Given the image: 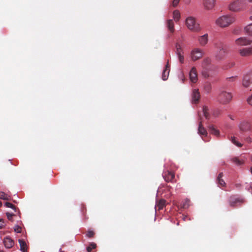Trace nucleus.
Masks as SVG:
<instances>
[{"label": "nucleus", "mask_w": 252, "mask_h": 252, "mask_svg": "<svg viewBox=\"0 0 252 252\" xmlns=\"http://www.w3.org/2000/svg\"><path fill=\"white\" fill-rule=\"evenodd\" d=\"M246 4L245 0H234L230 3L228 8L232 12H238L245 8Z\"/></svg>", "instance_id": "1"}, {"label": "nucleus", "mask_w": 252, "mask_h": 252, "mask_svg": "<svg viewBox=\"0 0 252 252\" xmlns=\"http://www.w3.org/2000/svg\"><path fill=\"white\" fill-rule=\"evenodd\" d=\"M235 18L233 16L225 15L220 17L216 20V24L221 27H226L233 23Z\"/></svg>", "instance_id": "2"}, {"label": "nucleus", "mask_w": 252, "mask_h": 252, "mask_svg": "<svg viewBox=\"0 0 252 252\" xmlns=\"http://www.w3.org/2000/svg\"><path fill=\"white\" fill-rule=\"evenodd\" d=\"M216 58L218 60L223 59L227 54V47L224 44L220 42L216 44Z\"/></svg>", "instance_id": "3"}, {"label": "nucleus", "mask_w": 252, "mask_h": 252, "mask_svg": "<svg viewBox=\"0 0 252 252\" xmlns=\"http://www.w3.org/2000/svg\"><path fill=\"white\" fill-rule=\"evenodd\" d=\"M233 98L231 93L225 91H221L218 96V101L223 104L229 103Z\"/></svg>", "instance_id": "4"}, {"label": "nucleus", "mask_w": 252, "mask_h": 252, "mask_svg": "<svg viewBox=\"0 0 252 252\" xmlns=\"http://www.w3.org/2000/svg\"><path fill=\"white\" fill-rule=\"evenodd\" d=\"M186 23L187 27L190 31L194 32H197L200 30L199 25L196 23L194 17H188L186 19Z\"/></svg>", "instance_id": "5"}, {"label": "nucleus", "mask_w": 252, "mask_h": 252, "mask_svg": "<svg viewBox=\"0 0 252 252\" xmlns=\"http://www.w3.org/2000/svg\"><path fill=\"white\" fill-rule=\"evenodd\" d=\"M203 51L198 48H195L191 52V59L193 61H196L203 56Z\"/></svg>", "instance_id": "6"}, {"label": "nucleus", "mask_w": 252, "mask_h": 252, "mask_svg": "<svg viewBox=\"0 0 252 252\" xmlns=\"http://www.w3.org/2000/svg\"><path fill=\"white\" fill-rule=\"evenodd\" d=\"M252 43V40L246 37H241L235 40V44L237 46H243L250 45Z\"/></svg>", "instance_id": "7"}, {"label": "nucleus", "mask_w": 252, "mask_h": 252, "mask_svg": "<svg viewBox=\"0 0 252 252\" xmlns=\"http://www.w3.org/2000/svg\"><path fill=\"white\" fill-rule=\"evenodd\" d=\"M162 176L165 181L167 182H172L175 178L174 174L168 170L163 173Z\"/></svg>", "instance_id": "8"}, {"label": "nucleus", "mask_w": 252, "mask_h": 252, "mask_svg": "<svg viewBox=\"0 0 252 252\" xmlns=\"http://www.w3.org/2000/svg\"><path fill=\"white\" fill-rule=\"evenodd\" d=\"M239 129L242 132H246L251 130V124L248 122H243L239 125Z\"/></svg>", "instance_id": "9"}, {"label": "nucleus", "mask_w": 252, "mask_h": 252, "mask_svg": "<svg viewBox=\"0 0 252 252\" xmlns=\"http://www.w3.org/2000/svg\"><path fill=\"white\" fill-rule=\"evenodd\" d=\"M199 126L198 128V133L202 136H207V132L206 129L202 125V120L200 115H199Z\"/></svg>", "instance_id": "10"}, {"label": "nucleus", "mask_w": 252, "mask_h": 252, "mask_svg": "<svg viewBox=\"0 0 252 252\" xmlns=\"http://www.w3.org/2000/svg\"><path fill=\"white\" fill-rule=\"evenodd\" d=\"M239 53L242 57H247L252 55V46L240 49L239 50Z\"/></svg>", "instance_id": "11"}, {"label": "nucleus", "mask_w": 252, "mask_h": 252, "mask_svg": "<svg viewBox=\"0 0 252 252\" xmlns=\"http://www.w3.org/2000/svg\"><path fill=\"white\" fill-rule=\"evenodd\" d=\"M189 79L193 83H195L198 80L197 74L195 67H193L189 72Z\"/></svg>", "instance_id": "12"}, {"label": "nucleus", "mask_w": 252, "mask_h": 252, "mask_svg": "<svg viewBox=\"0 0 252 252\" xmlns=\"http://www.w3.org/2000/svg\"><path fill=\"white\" fill-rule=\"evenodd\" d=\"M252 83V73L246 75L243 80V85L248 87Z\"/></svg>", "instance_id": "13"}, {"label": "nucleus", "mask_w": 252, "mask_h": 252, "mask_svg": "<svg viewBox=\"0 0 252 252\" xmlns=\"http://www.w3.org/2000/svg\"><path fill=\"white\" fill-rule=\"evenodd\" d=\"M200 97V93L198 89H194L192 93V102L194 103L198 102Z\"/></svg>", "instance_id": "14"}, {"label": "nucleus", "mask_w": 252, "mask_h": 252, "mask_svg": "<svg viewBox=\"0 0 252 252\" xmlns=\"http://www.w3.org/2000/svg\"><path fill=\"white\" fill-rule=\"evenodd\" d=\"M165 206L166 200L163 199H160L158 200H157L155 208L158 210H162Z\"/></svg>", "instance_id": "15"}, {"label": "nucleus", "mask_w": 252, "mask_h": 252, "mask_svg": "<svg viewBox=\"0 0 252 252\" xmlns=\"http://www.w3.org/2000/svg\"><path fill=\"white\" fill-rule=\"evenodd\" d=\"M215 0H203V4L207 9H211L215 6Z\"/></svg>", "instance_id": "16"}, {"label": "nucleus", "mask_w": 252, "mask_h": 252, "mask_svg": "<svg viewBox=\"0 0 252 252\" xmlns=\"http://www.w3.org/2000/svg\"><path fill=\"white\" fill-rule=\"evenodd\" d=\"M3 243L5 247L8 249L12 248L14 245V241L11 238L8 237L4 238Z\"/></svg>", "instance_id": "17"}, {"label": "nucleus", "mask_w": 252, "mask_h": 252, "mask_svg": "<svg viewBox=\"0 0 252 252\" xmlns=\"http://www.w3.org/2000/svg\"><path fill=\"white\" fill-rule=\"evenodd\" d=\"M169 68H170L169 64L168 63H167L166 64V65L165 66V68L162 72V78L164 81L166 80L168 77V75H169V71H170Z\"/></svg>", "instance_id": "18"}, {"label": "nucleus", "mask_w": 252, "mask_h": 252, "mask_svg": "<svg viewBox=\"0 0 252 252\" xmlns=\"http://www.w3.org/2000/svg\"><path fill=\"white\" fill-rule=\"evenodd\" d=\"M242 202V200L238 198H236L235 196H231L229 199V204L230 206L235 207L238 203Z\"/></svg>", "instance_id": "19"}, {"label": "nucleus", "mask_w": 252, "mask_h": 252, "mask_svg": "<svg viewBox=\"0 0 252 252\" xmlns=\"http://www.w3.org/2000/svg\"><path fill=\"white\" fill-rule=\"evenodd\" d=\"M208 34H205L204 35L199 36L198 38V42L200 45L202 46H205L208 42Z\"/></svg>", "instance_id": "20"}, {"label": "nucleus", "mask_w": 252, "mask_h": 252, "mask_svg": "<svg viewBox=\"0 0 252 252\" xmlns=\"http://www.w3.org/2000/svg\"><path fill=\"white\" fill-rule=\"evenodd\" d=\"M20 250L22 252H28L27 245L24 240L19 239Z\"/></svg>", "instance_id": "21"}, {"label": "nucleus", "mask_w": 252, "mask_h": 252, "mask_svg": "<svg viewBox=\"0 0 252 252\" xmlns=\"http://www.w3.org/2000/svg\"><path fill=\"white\" fill-rule=\"evenodd\" d=\"M222 177H223L222 172L220 173L217 177V182L220 186L225 187L226 185V184H225L224 181L222 179Z\"/></svg>", "instance_id": "22"}, {"label": "nucleus", "mask_w": 252, "mask_h": 252, "mask_svg": "<svg viewBox=\"0 0 252 252\" xmlns=\"http://www.w3.org/2000/svg\"><path fill=\"white\" fill-rule=\"evenodd\" d=\"M167 27L171 33L174 32V24L172 20H168L167 21Z\"/></svg>", "instance_id": "23"}, {"label": "nucleus", "mask_w": 252, "mask_h": 252, "mask_svg": "<svg viewBox=\"0 0 252 252\" xmlns=\"http://www.w3.org/2000/svg\"><path fill=\"white\" fill-rule=\"evenodd\" d=\"M208 129H209V130L210 131V132L212 134H213L215 135H216V136L219 135V134H220L219 131L218 130H217V129H216L214 126H213V125L209 126Z\"/></svg>", "instance_id": "24"}, {"label": "nucleus", "mask_w": 252, "mask_h": 252, "mask_svg": "<svg viewBox=\"0 0 252 252\" xmlns=\"http://www.w3.org/2000/svg\"><path fill=\"white\" fill-rule=\"evenodd\" d=\"M244 31L247 34L252 36V24L246 26L244 28Z\"/></svg>", "instance_id": "25"}, {"label": "nucleus", "mask_w": 252, "mask_h": 252, "mask_svg": "<svg viewBox=\"0 0 252 252\" xmlns=\"http://www.w3.org/2000/svg\"><path fill=\"white\" fill-rule=\"evenodd\" d=\"M232 161L233 162L235 163L238 165H241L244 163V160L243 159H240L238 158L235 157L232 159Z\"/></svg>", "instance_id": "26"}, {"label": "nucleus", "mask_w": 252, "mask_h": 252, "mask_svg": "<svg viewBox=\"0 0 252 252\" xmlns=\"http://www.w3.org/2000/svg\"><path fill=\"white\" fill-rule=\"evenodd\" d=\"M0 199L4 200H10V196L3 191H0Z\"/></svg>", "instance_id": "27"}, {"label": "nucleus", "mask_w": 252, "mask_h": 252, "mask_svg": "<svg viewBox=\"0 0 252 252\" xmlns=\"http://www.w3.org/2000/svg\"><path fill=\"white\" fill-rule=\"evenodd\" d=\"M212 89L211 84L209 82H206L205 83L204 86V91L206 93H209Z\"/></svg>", "instance_id": "28"}, {"label": "nucleus", "mask_w": 252, "mask_h": 252, "mask_svg": "<svg viewBox=\"0 0 252 252\" xmlns=\"http://www.w3.org/2000/svg\"><path fill=\"white\" fill-rule=\"evenodd\" d=\"M203 114L206 119H209L210 115L208 112V108L207 106L203 107Z\"/></svg>", "instance_id": "29"}, {"label": "nucleus", "mask_w": 252, "mask_h": 252, "mask_svg": "<svg viewBox=\"0 0 252 252\" xmlns=\"http://www.w3.org/2000/svg\"><path fill=\"white\" fill-rule=\"evenodd\" d=\"M96 245L94 242H92L90 244L89 246L87 247V252H91L93 249H95Z\"/></svg>", "instance_id": "30"}, {"label": "nucleus", "mask_w": 252, "mask_h": 252, "mask_svg": "<svg viewBox=\"0 0 252 252\" xmlns=\"http://www.w3.org/2000/svg\"><path fill=\"white\" fill-rule=\"evenodd\" d=\"M173 18L176 21H179L180 18V13L177 10H175L173 13Z\"/></svg>", "instance_id": "31"}, {"label": "nucleus", "mask_w": 252, "mask_h": 252, "mask_svg": "<svg viewBox=\"0 0 252 252\" xmlns=\"http://www.w3.org/2000/svg\"><path fill=\"white\" fill-rule=\"evenodd\" d=\"M231 142L236 146H237L238 147H241L242 146V144L240 143V142H238L236 140V138L234 136H232L231 137Z\"/></svg>", "instance_id": "32"}, {"label": "nucleus", "mask_w": 252, "mask_h": 252, "mask_svg": "<svg viewBox=\"0 0 252 252\" xmlns=\"http://www.w3.org/2000/svg\"><path fill=\"white\" fill-rule=\"evenodd\" d=\"M211 60L209 58H206L203 60V64L204 66H207L211 63Z\"/></svg>", "instance_id": "33"}, {"label": "nucleus", "mask_w": 252, "mask_h": 252, "mask_svg": "<svg viewBox=\"0 0 252 252\" xmlns=\"http://www.w3.org/2000/svg\"><path fill=\"white\" fill-rule=\"evenodd\" d=\"M5 205L6 207L10 208L16 211V207L12 203L7 202L5 203Z\"/></svg>", "instance_id": "34"}, {"label": "nucleus", "mask_w": 252, "mask_h": 252, "mask_svg": "<svg viewBox=\"0 0 252 252\" xmlns=\"http://www.w3.org/2000/svg\"><path fill=\"white\" fill-rule=\"evenodd\" d=\"M94 233L93 231H88L86 233V236L89 238H92L94 236Z\"/></svg>", "instance_id": "35"}, {"label": "nucleus", "mask_w": 252, "mask_h": 252, "mask_svg": "<svg viewBox=\"0 0 252 252\" xmlns=\"http://www.w3.org/2000/svg\"><path fill=\"white\" fill-rule=\"evenodd\" d=\"M14 231L16 232L17 233H21L22 231V228L16 225L14 227Z\"/></svg>", "instance_id": "36"}, {"label": "nucleus", "mask_w": 252, "mask_h": 252, "mask_svg": "<svg viewBox=\"0 0 252 252\" xmlns=\"http://www.w3.org/2000/svg\"><path fill=\"white\" fill-rule=\"evenodd\" d=\"M179 60L181 63H183L184 62V57L183 54L178 56Z\"/></svg>", "instance_id": "37"}, {"label": "nucleus", "mask_w": 252, "mask_h": 252, "mask_svg": "<svg viewBox=\"0 0 252 252\" xmlns=\"http://www.w3.org/2000/svg\"><path fill=\"white\" fill-rule=\"evenodd\" d=\"M6 216H7V219H8V220H12V217L14 216V215L12 214H10L9 213H8V212L6 213Z\"/></svg>", "instance_id": "38"}, {"label": "nucleus", "mask_w": 252, "mask_h": 252, "mask_svg": "<svg viewBox=\"0 0 252 252\" xmlns=\"http://www.w3.org/2000/svg\"><path fill=\"white\" fill-rule=\"evenodd\" d=\"M176 54L178 56L183 54L182 49H176Z\"/></svg>", "instance_id": "39"}, {"label": "nucleus", "mask_w": 252, "mask_h": 252, "mask_svg": "<svg viewBox=\"0 0 252 252\" xmlns=\"http://www.w3.org/2000/svg\"><path fill=\"white\" fill-rule=\"evenodd\" d=\"M180 0H173L172 2V5L174 7H176L178 4Z\"/></svg>", "instance_id": "40"}, {"label": "nucleus", "mask_w": 252, "mask_h": 252, "mask_svg": "<svg viewBox=\"0 0 252 252\" xmlns=\"http://www.w3.org/2000/svg\"><path fill=\"white\" fill-rule=\"evenodd\" d=\"M5 226V223L2 219H0V229L3 228Z\"/></svg>", "instance_id": "41"}, {"label": "nucleus", "mask_w": 252, "mask_h": 252, "mask_svg": "<svg viewBox=\"0 0 252 252\" xmlns=\"http://www.w3.org/2000/svg\"><path fill=\"white\" fill-rule=\"evenodd\" d=\"M247 101L249 104L252 105V95L247 99Z\"/></svg>", "instance_id": "42"}, {"label": "nucleus", "mask_w": 252, "mask_h": 252, "mask_svg": "<svg viewBox=\"0 0 252 252\" xmlns=\"http://www.w3.org/2000/svg\"><path fill=\"white\" fill-rule=\"evenodd\" d=\"M188 203H189V200H186V202L185 203L183 204V207L184 208H187L189 206V204H188Z\"/></svg>", "instance_id": "43"}, {"label": "nucleus", "mask_w": 252, "mask_h": 252, "mask_svg": "<svg viewBox=\"0 0 252 252\" xmlns=\"http://www.w3.org/2000/svg\"><path fill=\"white\" fill-rule=\"evenodd\" d=\"M246 141L248 143H251L252 142V139L251 137H248L246 138Z\"/></svg>", "instance_id": "44"}, {"label": "nucleus", "mask_w": 252, "mask_h": 252, "mask_svg": "<svg viewBox=\"0 0 252 252\" xmlns=\"http://www.w3.org/2000/svg\"><path fill=\"white\" fill-rule=\"evenodd\" d=\"M176 49H182L181 45L178 43L176 44Z\"/></svg>", "instance_id": "45"}, {"label": "nucleus", "mask_w": 252, "mask_h": 252, "mask_svg": "<svg viewBox=\"0 0 252 252\" xmlns=\"http://www.w3.org/2000/svg\"><path fill=\"white\" fill-rule=\"evenodd\" d=\"M190 0H185V2L187 4H189L190 3Z\"/></svg>", "instance_id": "46"}, {"label": "nucleus", "mask_w": 252, "mask_h": 252, "mask_svg": "<svg viewBox=\"0 0 252 252\" xmlns=\"http://www.w3.org/2000/svg\"><path fill=\"white\" fill-rule=\"evenodd\" d=\"M235 77H232L231 78H229V79L230 80H232V81H233L234 79H235Z\"/></svg>", "instance_id": "47"}, {"label": "nucleus", "mask_w": 252, "mask_h": 252, "mask_svg": "<svg viewBox=\"0 0 252 252\" xmlns=\"http://www.w3.org/2000/svg\"><path fill=\"white\" fill-rule=\"evenodd\" d=\"M188 218V217H187V216H184V217H183V219L184 220H186V218Z\"/></svg>", "instance_id": "48"}, {"label": "nucleus", "mask_w": 252, "mask_h": 252, "mask_svg": "<svg viewBox=\"0 0 252 252\" xmlns=\"http://www.w3.org/2000/svg\"><path fill=\"white\" fill-rule=\"evenodd\" d=\"M229 118L232 119V120H233V118H232V117H231V116H229Z\"/></svg>", "instance_id": "49"}, {"label": "nucleus", "mask_w": 252, "mask_h": 252, "mask_svg": "<svg viewBox=\"0 0 252 252\" xmlns=\"http://www.w3.org/2000/svg\"><path fill=\"white\" fill-rule=\"evenodd\" d=\"M250 19L251 20H252V16H251L250 17Z\"/></svg>", "instance_id": "50"}, {"label": "nucleus", "mask_w": 252, "mask_h": 252, "mask_svg": "<svg viewBox=\"0 0 252 252\" xmlns=\"http://www.w3.org/2000/svg\"><path fill=\"white\" fill-rule=\"evenodd\" d=\"M2 205V202L0 201V207Z\"/></svg>", "instance_id": "51"}, {"label": "nucleus", "mask_w": 252, "mask_h": 252, "mask_svg": "<svg viewBox=\"0 0 252 252\" xmlns=\"http://www.w3.org/2000/svg\"><path fill=\"white\" fill-rule=\"evenodd\" d=\"M251 173L252 174V167H251Z\"/></svg>", "instance_id": "52"}, {"label": "nucleus", "mask_w": 252, "mask_h": 252, "mask_svg": "<svg viewBox=\"0 0 252 252\" xmlns=\"http://www.w3.org/2000/svg\"><path fill=\"white\" fill-rule=\"evenodd\" d=\"M249 1L252 2V0H249Z\"/></svg>", "instance_id": "53"}, {"label": "nucleus", "mask_w": 252, "mask_h": 252, "mask_svg": "<svg viewBox=\"0 0 252 252\" xmlns=\"http://www.w3.org/2000/svg\"><path fill=\"white\" fill-rule=\"evenodd\" d=\"M233 32H234V33H236V32H235V31Z\"/></svg>", "instance_id": "54"}, {"label": "nucleus", "mask_w": 252, "mask_h": 252, "mask_svg": "<svg viewBox=\"0 0 252 252\" xmlns=\"http://www.w3.org/2000/svg\"><path fill=\"white\" fill-rule=\"evenodd\" d=\"M61 252H63V251H61Z\"/></svg>", "instance_id": "55"}]
</instances>
